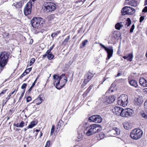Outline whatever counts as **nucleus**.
<instances>
[{"mask_svg":"<svg viewBox=\"0 0 147 147\" xmlns=\"http://www.w3.org/2000/svg\"><path fill=\"white\" fill-rule=\"evenodd\" d=\"M88 130H84V133L88 136L98 132L100 131L101 129L100 126L97 124H91L88 127Z\"/></svg>","mask_w":147,"mask_h":147,"instance_id":"f257e3e1","label":"nucleus"},{"mask_svg":"<svg viewBox=\"0 0 147 147\" xmlns=\"http://www.w3.org/2000/svg\"><path fill=\"white\" fill-rule=\"evenodd\" d=\"M44 20L41 18L39 17H34L31 21V24L34 28L40 30L42 26Z\"/></svg>","mask_w":147,"mask_h":147,"instance_id":"f03ea898","label":"nucleus"},{"mask_svg":"<svg viewBox=\"0 0 147 147\" xmlns=\"http://www.w3.org/2000/svg\"><path fill=\"white\" fill-rule=\"evenodd\" d=\"M9 56V54L6 52H3L0 54V66L1 67V69L2 70L7 64Z\"/></svg>","mask_w":147,"mask_h":147,"instance_id":"7ed1b4c3","label":"nucleus"},{"mask_svg":"<svg viewBox=\"0 0 147 147\" xmlns=\"http://www.w3.org/2000/svg\"><path fill=\"white\" fill-rule=\"evenodd\" d=\"M143 132L140 129H135L131 132L130 136L134 140H137L140 138L142 136Z\"/></svg>","mask_w":147,"mask_h":147,"instance_id":"20e7f679","label":"nucleus"},{"mask_svg":"<svg viewBox=\"0 0 147 147\" xmlns=\"http://www.w3.org/2000/svg\"><path fill=\"white\" fill-rule=\"evenodd\" d=\"M128 102V96L125 94H123L120 96L117 100L118 104L123 107L126 106Z\"/></svg>","mask_w":147,"mask_h":147,"instance_id":"39448f33","label":"nucleus"},{"mask_svg":"<svg viewBox=\"0 0 147 147\" xmlns=\"http://www.w3.org/2000/svg\"><path fill=\"white\" fill-rule=\"evenodd\" d=\"M45 9V11L47 12H51L54 11L56 8V5L54 3L47 2L44 4Z\"/></svg>","mask_w":147,"mask_h":147,"instance_id":"423d86ee","label":"nucleus"},{"mask_svg":"<svg viewBox=\"0 0 147 147\" xmlns=\"http://www.w3.org/2000/svg\"><path fill=\"white\" fill-rule=\"evenodd\" d=\"M131 21L129 18H127V20H125L124 22H118L115 25V28L118 30H120V28L123 26L127 25L129 26L130 25Z\"/></svg>","mask_w":147,"mask_h":147,"instance_id":"0eeeda50","label":"nucleus"},{"mask_svg":"<svg viewBox=\"0 0 147 147\" xmlns=\"http://www.w3.org/2000/svg\"><path fill=\"white\" fill-rule=\"evenodd\" d=\"M121 11L123 15L125 14L132 15L135 13V10L130 7L125 6L122 9Z\"/></svg>","mask_w":147,"mask_h":147,"instance_id":"6e6552de","label":"nucleus"},{"mask_svg":"<svg viewBox=\"0 0 147 147\" xmlns=\"http://www.w3.org/2000/svg\"><path fill=\"white\" fill-rule=\"evenodd\" d=\"M99 44L104 48L105 51H106L107 54V59H109L112 56L113 53V49L112 47H110L108 48L106 47L105 45L101 43Z\"/></svg>","mask_w":147,"mask_h":147,"instance_id":"1a4fd4ad","label":"nucleus"},{"mask_svg":"<svg viewBox=\"0 0 147 147\" xmlns=\"http://www.w3.org/2000/svg\"><path fill=\"white\" fill-rule=\"evenodd\" d=\"M133 110L130 109H122L121 116L127 117L132 114Z\"/></svg>","mask_w":147,"mask_h":147,"instance_id":"9d476101","label":"nucleus"},{"mask_svg":"<svg viewBox=\"0 0 147 147\" xmlns=\"http://www.w3.org/2000/svg\"><path fill=\"white\" fill-rule=\"evenodd\" d=\"M32 8V3L30 2H28L24 9V13L26 16H27L31 13Z\"/></svg>","mask_w":147,"mask_h":147,"instance_id":"9b49d317","label":"nucleus"},{"mask_svg":"<svg viewBox=\"0 0 147 147\" xmlns=\"http://www.w3.org/2000/svg\"><path fill=\"white\" fill-rule=\"evenodd\" d=\"M120 129L116 127L113 128L109 132L110 136H117L120 134Z\"/></svg>","mask_w":147,"mask_h":147,"instance_id":"f8f14e48","label":"nucleus"},{"mask_svg":"<svg viewBox=\"0 0 147 147\" xmlns=\"http://www.w3.org/2000/svg\"><path fill=\"white\" fill-rule=\"evenodd\" d=\"M67 77H65V78L64 79L63 83H61L60 88H58L57 87L58 86L59 84H60V79H59V80H55V81L54 82V85L56 86V88L57 89H60L62 88L65 84V83L67 82Z\"/></svg>","mask_w":147,"mask_h":147,"instance_id":"ddd939ff","label":"nucleus"},{"mask_svg":"<svg viewBox=\"0 0 147 147\" xmlns=\"http://www.w3.org/2000/svg\"><path fill=\"white\" fill-rule=\"evenodd\" d=\"M94 76V74L90 72L89 71L85 75L84 82L85 84H87L91 79Z\"/></svg>","mask_w":147,"mask_h":147,"instance_id":"4468645a","label":"nucleus"},{"mask_svg":"<svg viewBox=\"0 0 147 147\" xmlns=\"http://www.w3.org/2000/svg\"><path fill=\"white\" fill-rule=\"evenodd\" d=\"M123 108L118 107H115L112 109L113 113L117 116H121Z\"/></svg>","mask_w":147,"mask_h":147,"instance_id":"2eb2a0df","label":"nucleus"},{"mask_svg":"<svg viewBox=\"0 0 147 147\" xmlns=\"http://www.w3.org/2000/svg\"><path fill=\"white\" fill-rule=\"evenodd\" d=\"M28 107L29 111H31L32 113H34L37 109L35 104L33 102L28 104Z\"/></svg>","mask_w":147,"mask_h":147,"instance_id":"dca6fc26","label":"nucleus"},{"mask_svg":"<svg viewBox=\"0 0 147 147\" xmlns=\"http://www.w3.org/2000/svg\"><path fill=\"white\" fill-rule=\"evenodd\" d=\"M115 100V96H111L107 97L105 102L107 103H111L113 102Z\"/></svg>","mask_w":147,"mask_h":147,"instance_id":"f3484780","label":"nucleus"},{"mask_svg":"<svg viewBox=\"0 0 147 147\" xmlns=\"http://www.w3.org/2000/svg\"><path fill=\"white\" fill-rule=\"evenodd\" d=\"M140 84L143 87H147V81L144 78H140L139 80Z\"/></svg>","mask_w":147,"mask_h":147,"instance_id":"a211bd4d","label":"nucleus"},{"mask_svg":"<svg viewBox=\"0 0 147 147\" xmlns=\"http://www.w3.org/2000/svg\"><path fill=\"white\" fill-rule=\"evenodd\" d=\"M123 58L124 59H127V61H132L133 58V55L132 53L129 54L126 56H123Z\"/></svg>","mask_w":147,"mask_h":147,"instance_id":"6ab92c4d","label":"nucleus"},{"mask_svg":"<svg viewBox=\"0 0 147 147\" xmlns=\"http://www.w3.org/2000/svg\"><path fill=\"white\" fill-rule=\"evenodd\" d=\"M129 84L131 86L136 88L138 86L137 82L134 80H128Z\"/></svg>","mask_w":147,"mask_h":147,"instance_id":"aec40b11","label":"nucleus"},{"mask_svg":"<svg viewBox=\"0 0 147 147\" xmlns=\"http://www.w3.org/2000/svg\"><path fill=\"white\" fill-rule=\"evenodd\" d=\"M42 99L40 95L38 96L37 98L34 100L32 102L35 104L39 105L42 102Z\"/></svg>","mask_w":147,"mask_h":147,"instance_id":"412c9836","label":"nucleus"},{"mask_svg":"<svg viewBox=\"0 0 147 147\" xmlns=\"http://www.w3.org/2000/svg\"><path fill=\"white\" fill-rule=\"evenodd\" d=\"M102 119L101 116L99 115H96V117L94 122L100 123L102 122Z\"/></svg>","mask_w":147,"mask_h":147,"instance_id":"4be33fe9","label":"nucleus"},{"mask_svg":"<svg viewBox=\"0 0 147 147\" xmlns=\"http://www.w3.org/2000/svg\"><path fill=\"white\" fill-rule=\"evenodd\" d=\"M12 6H14L16 7V8L17 9H19L21 8L22 7V4L21 2H17L16 3V4L13 3L12 5Z\"/></svg>","mask_w":147,"mask_h":147,"instance_id":"5701e85b","label":"nucleus"},{"mask_svg":"<svg viewBox=\"0 0 147 147\" xmlns=\"http://www.w3.org/2000/svg\"><path fill=\"white\" fill-rule=\"evenodd\" d=\"M37 124V122L36 121H32L30 124L27 126L28 128H32Z\"/></svg>","mask_w":147,"mask_h":147,"instance_id":"b1692460","label":"nucleus"},{"mask_svg":"<svg viewBox=\"0 0 147 147\" xmlns=\"http://www.w3.org/2000/svg\"><path fill=\"white\" fill-rule=\"evenodd\" d=\"M142 99L141 97H139L137 98L135 101V104L136 105L140 106L142 103Z\"/></svg>","mask_w":147,"mask_h":147,"instance_id":"393cba45","label":"nucleus"},{"mask_svg":"<svg viewBox=\"0 0 147 147\" xmlns=\"http://www.w3.org/2000/svg\"><path fill=\"white\" fill-rule=\"evenodd\" d=\"M138 4V2L135 0H131L130 3V5L133 7H136Z\"/></svg>","mask_w":147,"mask_h":147,"instance_id":"a878e982","label":"nucleus"},{"mask_svg":"<svg viewBox=\"0 0 147 147\" xmlns=\"http://www.w3.org/2000/svg\"><path fill=\"white\" fill-rule=\"evenodd\" d=\"M88 42V40H84L82 43L80 45V48H84L86 44Z\"/></svg>","mask_w":147,"mask_h":147,"instance_id":"bb28decb","label":"nucleus"},{"mask_svg":"<svg viewBox=\"0 0 147 147\" xmlns=\"http://www.w3.org/2000/svg\"><path fill=\"white\" fill-rule=\"evenodd\" d=\"M60 31L59 30L56 31L55 32L52 33L51 35V36L53 38H54L58 34L60 33Z\"/></svg>","mask_w":147,"mask_h":147,"instance_id":"cd10ccee","label":"nucleus"},{"mask_svg":"<svg viewBox=\"0 0 147 147\" xmlns=\"http://www.w3.org/2000/svg\"><path fill=\"white\" fill-rule=\"evenodd\" d=\"M96 117V115H94L90 117L88 120L90 121L94 122Z\"/></svg>","mask_w":147,"mask_h":147,"instance_id":"c85d7f7f","label":"nucleus"},{"mask_svg":"<svg viewBox=\"0 0 147 147\" xmlns=\"http://www.w3.org/2000/svg\"><path fill=\"white\" fill-rule=\"evenodd\" d=\"M37 78H36L34 82L33 83L32 86L30 87V88L28 89V91L29 92H30L32 88H33V87L35 85V83H36L37 80Z\"/></svg>","mask_w":147,"mask_h":147,"instance_id":"c756f323","label":"nucleus"},{"mask_svg":"<svg viewBox=\"0 0 147 147\" xmlns=\"http://www.w3.org/2000/svg\"><path fill=\"white\" fill-rule=\"evenodd\" d=\"M54 57V55L52 53L47 55V58L49 60L52 59Z\"/></svg>","mask_w":147,"mask_h":147,"instance_id":"7c9ffc66","label":"nucleus"},{"mask_svg":"<svg viewBox=\"0 0 147 147\" xmlns=\"http://www.w3.org/2000/svg\"><path fill=\"white\" fill-rule=\"evenodd\" d=\"M27 86V84L25 83H24L22 84L21 88L22 89H23L22 91H24V92H25L26 90V87Z\"/></svg>","mask_w":147,"mask_h":147,"instance_id":"2f4dec72","label":"nucleus"},{"mask_svg":"<svg viewBox=\"0 0 147 147\" xmlns=\"http://www.w3.org/2000/svg\"><path fill=\"white\" fill-rule=\"evenodd\" d=\"M70 39V36H69L66 38L63 42V43L64 44H66L68 42V40Z\"/></svg>","mask_w":147,"mask_h":147,"instance_id":"473e14b6","label":"nucleus"},{"mask_svg":"<svg viewBox=\"0 0 147 147\" xmlns=\"http://www.w3.org/2000/svg\"><path fill=\"white\" fill-rule=\"evenodd\" d=\"M141 116L142 117L147 119V112H145L141 114Z\"/></svg>","mask_w":147,"mask_h":147,"instance_id":"72a5a7b5","label":"nucleus"},{"mask_svg":"<svg viewBox=\"0 0 147 147\" xmlns=\"http://www.w3.org/2000/svg\"><path fill=\"white\" fill-rule=\"evenodd\" d=\"M119 36L118 32L117 31H115L113 34V36L115 38H117Z\"/></svg>","mask_w":147,"mask_h":147,"instance_id":"f704fd0d","label":"nucleus"},{"mask_svg":"<svg viewBox=\"0 0 147 147\" xmlns=\"http://www.w3.org/2000/svg\"><path fill=\"white\" fill-rule=\"evenodd\" d=\"M123 127H124V128L126 129H129V126L128 125V124L127 123H124V124H123Z\"/></svg>","mask_w":147,"mask_h":147,"instance_id":"c9c22d12","label":"nucleus"},{"mask_svg":"<svg viewBox=\"0 0 147 147\" xmlns=\"http://www.w3.org/2000/svg\"><path fill=\"white\" fill-rule=\"evenodd\" d=\"M93 86L92 85H90L89 87L87 89V90H86V93H88V92H89L90 91V90L92 88Z\"/></svg>","mask_w":147,"mask_h":147,"instance_id":"e433bc0d","label":"nucleus"},{"mask_svg":"<svg viewBox=\"0 0 147 147\" xmlns=\"http://www.w3.org/2000/svg\"><path fill=\"white\" fill-rule=\"evenodd\" d=\"M35 61V59L34 58H32L30 61L29 64L30 66Z\"/></svg>","mask_w":147,"mask_h":147,"instance_id":"4c0bfd02","label":"nucleus"},{"mask_svg":"<svg viewBox=\"0 0 147 147\" xmlns=\"http://www.w3.org/2000/svg\"><path fill=\"white\" fill-rule=\"evenodd\" d=\"M135 26L134 24H133L130 29V32L132 33L133 32V30L134 29Z\"/></svg>","mask_w":147,"mask_h":147,"instance_id":"58836bf2","label":"nucleus"},{"mask_svg":"<svg viewBox=\"0 0 147 147\" xmlns=\"http://www.w3.org/2000/svg\"><path fill=\"white\" fill-rule=\"evenodd\" d=\"M54 127L55 126L54 125H53L52 127V128L51 129V133H50V134L51 135H53V134L54 131Z\"/></svg>","mask_w":147,"mask_h":147,"instance_id":"ea45409f","label":"nucleus"},{"mask_svg":"<svg viewBox=\"0 0 147 147\" xmlns=\"http://www.w3.org/2000/svg\"><path fill=\"white\" fill-rule=\"evenodd\" d=\"M50 145V141L49 140H48L46 144L45 147H49Z\"/></svg>","mask_w":147,"mask_h":147,"instance_id":"a19ab883","label":"nucleus"},{"mask_svg":"<svg viewBox=\"0 0 147 147\" xmlns=\"http://www.w3.org/2000/svg\"><path fill=\"white\" fill-rule=\"evenodd\" d=\"M25 92H24V91H22V93L21 94L19 98V101L20 102L21 100V98H22V97L24 96V94Z\"/></svg>","mask_w":147,"mask_h":147,"instance_id":"79ce46f5","label":"nucleus"},{"mask_svg":"<svg viewBox=\"0 0 147 147\" xmlns=\"http://www.w3.org/2000/svg\"><path fill=\"white\" fill-rule=\"evenodd\" d=\"M25 125V123L23 121H22L19 124L20 127H22Z\"/></svg>","mask_w":147,"mask_h":147,"instance_id":"37998d69","label":"nucleus"},{"mask_svg":"<svg viewBox=\"0 0 147 147\" xmlns=\"http://www.w3.org/2000/svg\"><path fill=\"white\" fill-rule=\"evenodd\" d=\"M53 77L54 80L59 79V76L58 75H54L53 76Z\"/></svg>","mask_w":147,"mask_h":147,"instance_id":"c03bdc74","label":"nucleus"},{"mask_svg":"<svg viewBox=\"0 0 147 147\" xmlns=\"http://www.w3.org/2000/svg\"><path fill=\"white\" fill-rule=\"evenodd\" d=\"M31 67L27 69L25 71V72H26V74H28L31 71Z\"/></svg>","mask_w":147,"mask_h":147,"instance_id":"a18cd8bd","label":"nucleus"},{"mask_svg":"<svg viewBox=\"0 0 147 147\" xmlns=\"http://www.w3.org/2000/svg\"><path fill=\"white\" fill-rule=\"evenodd\" d=\"M63 123L62 121L61 120L60 121H59L58 123V127H59V126H61V125H62L63 124Z\"/></svg>","mask_w":147,"mask_h":147,"instance_id":"49530a36","label":"nucleus"},{"mask_svg":"<svg viewBox=\"0 0 147 147\" xmlns=\"http://www.w3.org/2000/svg\"><path fill=\"white\" fill-rule=\"evenodd\" d=\"M144 107L145 109L147 110V100L144 103Z\"/></svg>","mask_w":147,"mask_h":147,"instance_id":"de8ad7c7","label":"nucleus"},{"mask_svg":"<svg viewBox=\"0 0 147 147\" xmlns=\"http://www.w3.org/2000/svg\"><path fill=\"white\" fill-rule=\"evenodd\" d=\"M143 12H147V6H145L142 10Z\"/></svg>","mask_w":147,"mask_h":147,"instance_id":"09e8293b","label":"nucleus"},{"mask_svg":"<svg viewBox=\"0 0 147 147\" xmlns=\"http://www.w3.org/2000/svg\"><path fill=\"white\" fill-rule=\"evenodd\" d=\"M131 0H125V3L126 5H130V1Z\"/></svg>","mask_w":147,"mask_h":147,"instance_id":"8fccbe9b","label":"nucleus"},{"mask_svg":"<svg viewBox=\"0 0 147 147\" xmlns=\"http://www.w3.org/2000/svg\"><path fill=\"white\" fill-rule=\"evenodd\" d=\"M32 100V98L31 97L29 96L26 98V101L27 102H29Z\"/></svg>","mask_w":147,"mask_h":147,"instance_id":"3c124183","label":"nucleus"},{"mask_svg":"<svg viewBox=\"0 0 147 147\" xmlns=\"http://www.w3.org/2000/svg\"><path fill=\"white\" fill-rule=\"evenodd\" d=\"M144 19V16H141L140 18V22H142Z\"/></svg>","mask_w":147,"mask_h":147,"instance_id":"603ef678","label":"nucleus"},{"mask_svg":"<svg viewBox=\"0 0 147 147\" xmlns=\"http://www.w3.org/2000/svg\"><path fill=\"white\" fill-rule=\"evenodd\" d=\"M65 75V74H63L61 75L60 76H59V78L60 79V80L63 77H64Z\"/></svg>","mask_w":147,"mask_h":147,"instance_id":"864d4df0","label":"nucleus"},{"mask_svg":"<svg viewBox=\"0 0 147 147\" xmlns=\"http://www.w3.org/2000/svg\"><path fill=\"white\" fill-rule=\"evenodd\" d=\"M110 92L111 93L112 92H113V90L112 89L111 87L109 88V90H108V92H108L110 93Z\"/></svg>","mask_w":147,"mask_h":147,"instance_id":"5fc2aeb1","label":"nucleus"},{"mask_svg":"<svg viewBox=\"0 0 147 147\" xmlns=\"http://www.w3.org/2000/svg\"><path fill=\"white\" fill-rule=\"evenodd\" d=\"M13 125L17 127H20V125L18 123L17 124L14 123L13 124Z\"/></svg>","mask_w":147,"mask_h":147,"instance_id":"6e6d98bb","label":"nucleus"},{"mask_svg":"<svg viewBox=\"0 0 147 147\" xmlns=\"http://www.w3.org/2000/svg\"><path fill=\"white\" fill-rule=\"evenodd\" d=\"M7 90V89H5L3 90V91L0 93V94H4Z\"/></svg>","mask_w":147,"mask_h":147,"instance_id":"4d7b16f0","label":"nucleus"},{"mask_svg":"<svg viewBox=\"0 0 147 147\" xmlns=\"http://www.w3.org/2000/svg\"><path fill=\"white\" fill-rule=\"evenodd\" d=\"M51 51L50 50H48L46 52V53L48 55L49 54H51Z\"/></svg>","mask_w":147,"mask_h":147,"instance_id":"13d9d810","label":"nucleus"},{"mask_svg":"<svg viewBox=\"0 0 147 147\" xmlns=\"http://www.w3.org/2000/svg\"><path fill=\"white\" fill-rule=\"evenodd\" d=\"M11 96V94H9V95H8V96H7V97L6 98V99L7 100V101L10 98V97Z\"/></svg>","mask_w":147,"mask_h":147,"instance_id":"bf43d9fd","label":"nucleus"},{"mask_svg":"<svg viewBox=\"0 0 147 147\" xmlns=\"http://www.w3.org/2000/svg\"><path fill=\"white\" fill-rule=\"evenodd\" d=\"M26 72L25 71L24 72V73L21 75V77H23L24 76L26 75Z\"/></svg>","mask_w":147,"mask_h":147,"instance_id":"052dcab7","label":"nucleus"},{"mask_svg":"<svg viewBox=\"0 0 147 147\" xmlns=\"http://www.w3.org/2000/svg\"><path fill=\"white\" fill-rule=\"evenodd\" d=\"M143 91L144 92L147 93V88H145L143 89Z\"/></svg>","mask_w":147,"mask_h":147,"instance_id":"680f3d73","label":"nucleus"},{"mask_svg":"<svg viewBox=\"0 0 147 147\" xmlns=\"http://www.w3.org/2000/svg\"><path fill=\"white\" fill-rule=\"evenodd\" d=\"M47 56V54L45 53L44 55H43L42 56L43 59H44Z\"/></svg>","mask_w":147,"mask_h":147,"instance_id":"e2e57ef3","label":"nucleus"},{"mask_svg":"<svg viewBox=\"0 0 147 147\" xmlns=\"http://www.w3.org/2000/svg\"><path fill=\"white\" fill-rule=\"evenodd\" d=\"M54 45H53L52 46H51V47H50L49 50H51V51L53 49V48L54 47Z\"/></svg>","mask_w":147,"mask_h":147,"instance_id":"0e129e2a","label":"nucleus"},{"mask_svg":"<svg viewBox=\"0 0 147 147\" xmlns=\"http://www.w3.org/2000/svg\"><path fill=\"white\" fill-rule=\"evenodd\" d=\"M147 5V0H145L144 5Z\"/></svg>","mask_w":147,"mask_h":147,"instance_id":"69168bd1","label":"nucleus"},{"mask_svg":"<svg viewBox=\"0 0 147 147\" xmlns=\"http://www.w3.org/2000/svg\"><path fill=\"white\" fill-rule=\"evenodd\" d=\"M108 78H106V77L104 78L103 79V81L101 83L102 84Z\"/></svg>","mask_w":147,"mask_h":147,"instance_id":"338daca9","label":"nucleus"},{"mask_svg":"<svg viewBox=\"0 0 147 147\" xmlns=\"http://www.w3.org/2000/svg\"><path fill=\"white\" fill-rule=\"evenodd\" d=\"M82 140L81 138H78V139H77V140L78 142H79V141H80V140Z\"/></svg>","mask_w":147,"mask_h":147,"instance_id":"774afa93","label":"nucleus"}]
</instances>
